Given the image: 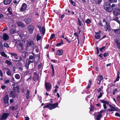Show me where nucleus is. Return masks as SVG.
<instances>
[{"label": "nucleus", "mask_w": 120, "mask_h": 120, "mask_svg": "<svg viewBox=\"0 0 120 120\" xmlns=\"http://www.w3.org/2000/svg\"><path fill=\"white\" fill-rule=\"evenodd\" d=\"M4 46L7 48H8L9 47V46L8 45V44L6 43L5 42L4 44Z\"/></svg>", "instance_id": "52"}, {"label": "nucleus", "mask_w": 120, "mask_h": 120, "mask_svg": "<svg viewBox=\"0 0 120 120\" xmlns=\"http://www.w3.org/2000/svg\"><path fill=\"white\" fill-rule=\"evenodd\" d=\"M9 115V113H4L2 116L1 117H0V120H2L6 119Z\"/></svg>", "instance_id": "11"}, {"label": "nucleus", "mask_w": 120, "mask_h": 120, "mask_svg": "<svg viewBox=\"0 0 120 120\" xmlns=\"http://www.w3.org/2000/svg\"><path fill=\"white\" fill-rule=\"evenodd\" d=\"M42 65V63L41 62L40 64H39L38 66V68L39 69H41V68Z\"/></svg>", "instance_id": "48"}, {"label": "nucleus", "mask_w": 120, "mask_h": 120, "mask_svg": "<svg viewBox=\"0 0 120 120\" xmlns=\"http://www.w3.org/2000/svg\"><path fill=\"white\" fill-rule=\"evenodd\" d=\"M105 46H103L101 48H100L99 49L100 51L101 52H102L103 50H105Z\"/></svg>", "instance_id": "51"}, {"label": "nucleus", "mask_w": 120, "mask_h": 120, "mask_svg": "<svg viewBox=\"0 0 120 120\" xmlns=\"http://www.w3.org/2000/svg\"><path fill=\"white\" fill-rule=\"evenodd\" d=\"M42 33L43 35H44V34L45 33V28L43 26L42 28Z\"/></svg>", "instance_id": "41"}, {"label": "nucleus", "mask_w": 120, "mask_h": 120, "mask_svg": "<svg viewBox=\"0 0 120 120\" xmlns=\"http://www.w3.org/2000/svg\"><path fill=\"white\" fill-rule=\"evenodd\" d=\"M103 86H101L100 88H99V89H98L97 91L98 93L101 92V90L103 89Z\"/></svg>", "instance_id": "45"}, {"label": "nucleus", "mask_w": 120, "mask_h": 120, "mask_svg": "<svg viewBox=\"0 0 120 120\" xmlns=\"http://www.w3.org/2000/svg\"><path fill=\"white\" fill-rule=\"evenodd\" d=\"M114 41L116 42V44L117 45L118 44L120 43V42H119V40L117 39H115L114 40Z\"/></svg>", "instance_id": "53"}, {"label": "nucleus", "mask_w": 120, "mask_h": 120, "mask_svg": "<svg viewBox=\"0 0 120 120\" xmlns=\"http://www.w3.org/2000/svg\"><path fill=\"white\" fill-rule=\"evenodd\" d=\"M112 30L115 33L118 34H120V25L119 26V28L117 29H114Z\"/></svg>", "instance_id": "26"}, {"label": "nucleus", "mask_w": 120, "mask_h": 120, "mask_svg": "<svg viewBox=\"0 0 120 120\" xmlns=\"http://www.w3.org/2000/svg\"><path fill=\"white\" fill-rule=\"evenodd\" d=\"M27 5L26 3H23L20 9V11L22 12L25 11L27 10Z\"/></svg>", "instance_id": "5"}, {"label": "nucleus", "mask_w": 120, "mask_h": 120, "mask_svg": "<svg viewBox=\"0 0 120 120\" xmlns=\"http://www.w3.org/2000/svg\"><path fill=\"white\" fill-rule=\"evenodd\" d=\"M102 93L100 92L99 95L98 96V99H99L100 98H101L102 96Z\"/></svg>", "instance_id": "55"}, {"label": "nucleus", "mask_w": 120, "mask_h": 120, "mask_svg": "<svg viewBox=\"0 0 120 120\" xmlns=\"http://www.w3.org/2000/svg\"><path fill=\"white\" fill-rule=\"evenodd\" d=\"M102 117V115L98 114V115H96L97 119L96 120H101V118Z\"/></svg>", "instance_id": "29"}, {"label": "nucleus", "mask_w": 120, "mask_h": 120, "mask_svg": "<svg viewBox=\"0 0 120 120\" xmlns=\"http://www.w3.org/2000/svg\"><path fill=\"white\" fill-rule=\"evenodd\" d=\"M63 42H64L61 39V40L60 42L57 43L56 44V46L57 47L60 46L61 44H63Z\"/></svg>", "instance_id": "35"}, {"label": "nucleus", "mask_w": 120, "mask_h": 120, "mask_svg": "<svg viewBox=\"0 0 120 120\" xmlns=\"http://www.w3.org/2000/svg\"><path fill=\"white\" fill-rule=\"evenodd\" d=\"M5 63L7 64L8 66H10L12 64V63L10 61L8 60H6Z\"/></svg>", "instance_id": "34"}, {"label": "nucleus", "mask_w": 120, "mask_h": 120, "mask_svg": "<svg viewBox=\"0 0 120 120\" xmlns=\"http://www.w3.org/2000/svg\"><path fill=\"white\" fill-rule=\"evenodd\" d=\"M34 62V60H29L28 62H26L25 64V66L26 68L27 69H28L29 68V66L30 64L33 63Z\"/></svg>", "instance_id": "21"}, {"label": "nucleus", "mask_w": 120, "mask_h": 120, "mask_svg": "<svg viewBox=\"0 0 120 120\" xmlns=\"http://www.w3.org/2000/svg\"><path fill=\"white\" fill-rule=\"evenodd\" d=\"M26 98L27 99H28L30 98L31 97V96L30 95V91L28 89L26 90Z\"/></svg>", "instance_id": "20"}, {"label": "nucleus", "mask_w": 120, "mask_h": 120, "mask_svg": "<svg viewBox=\"0 0 120 120\" xmlns=\"http://www.w3.org/2000/svg\"><path fill=\"white\" fill-rule=\"evenodd\" d=\"M22 52V55L23 57L24 58H25L26 57V55L27 54V53L25 51L22 52Z\"/></svg>", "instance_id": "31"}, {"label": "nucleus", "mask_w": 120, "mask_h": 120, "mask_svg": "<svg viewBox=\"0 0 120 120\" xmlns=\"http://www.w3.org/2000/svg\"><path fill=\"white\" fill-rule=\"evenodd\" d=\"M45 86L46 89L47 91H49L50 90L52 87V85L49 82H45Z\"/></svg>", "instance_id": "6"}, {"label": "nucleus", "mask_w": 120, "mask_h": 120, "mask_svg": "<svg viewBox=\"0 0 120 120\" xmlns=\"http://www.w3.org/2000/svg\"><path fill=\"white\" fill-rule=\"evenodd\" d=\"M61 81L60 79H59L58 80L57 83L59 85H60V83Z\"/></svg>", "instance_id": "62"}, {"label": "nucleus", "mask_w": 120, "mask_h": 120, "mask_svg": "<svg viewBox=\"0 0 120 120\" xmlns=\"http://www.w3.org/2000/svg\"><path fill=\"white\" fill-rule=\"evenodd\" d=\"M113 8V15L115 16H117L120 14V4Z\"/></svg>", "instance_id": "3"}, {"label": "nucleus", "mask_w": 120, "mask_h": 120, "mask_svg": "<svg viewBox=\"0 0 120 120\" xmlns=\"http://www.w3.org/2000/svg\"><path fill=\"white\" fill-rule=\"evenodd\" d=\"M9 38V36L6 33H5L3 34V38L4 41L8 40Z\"/></svg>", "instance_id": "24"}, {"label": "nucleus", "mask_w": 120, "mask_h": 120, "mask_svg": "<svg viewBox=\"0 0 120 120\" xmlns=\"http://www.w3.org/2000/svg\"><path fill=\"white\" fill-rule=\"evenodd\" d=\"M116 47L118 49H120V43L117 45Z\"/></svg>", "instance_id": "64"}, {"label": "nucleus", "mask_w": 120, "mask_h": 120, "mask_svg": "<svg viewBox=\"0 0 120 120\" xmlns=\"http://www.w3.org/2000/svg\"><path fill=\"white\" fill-rule=\"evenodd\" d=\"M15 77L16 79H19L20 78V76L19 74H16L15 75Z\"/></svg>", "instance_id": "40"}, {"label": "nucleus", "mask_w": 120, "mask_h": 120, "mask_svg": "<svg viewBox=\"0 0 120 120\" xmlns=\"http://www.w3.org/2000/svg\"><path fill=\"white\" fill-rule=\"evenodd\" d=\"M18 85H18V84L17 83H15L14 84H12V86H13V87H15L16 86H17Z\"/></svg>", "instance_id": "60"}, {"label": "nucleus", "mask_w": 120, "mask_h": 120, "mask_svg": "<svg viewBox=\"0 0 120 120\" xmlns=\"http://www.w3.org/2000/svg\"><path fill=\"white\" fill-rule=\"evenodd\" d=\"M4 70H7L8 71L6 72L7 74L9 76H10L11 75V73L10 71V70L8 68H7L4 67Z\"/></svg>", "instance_id": "23"}, {"label": "nucleus", "mask_w": 120, "mask_h": 120, "mask_svg": "<svg viewBox=\"0 0 120 120\" xmlns=\"http://www.w3.org/2000/svg\"><path fill=\"white\" fill-rule=\"evenodd\" d=\"M58 104L57 102L54 104L47 103H46V105L43 108L44 109L45 108H47L50 110H52L56 108L58 106Z\"/></svg>", "instance_id": "2"}, {"label": "nucleus", "mask_w": 120, "mask_h": 120, "mask_svg": "<svg viewBox=\"0 0 120 120\" xmlns=\"http://www.w3.org/2000/svg\"><path fill=\"white\" fill-rule=\"evenodd\" d=\"M18 45L19 46V48H18V51L19 52H22V50H23L24 49L23 45L22 43H20Z\"/></svg>", "instance_id": "18"}, {"label": "nucleus", "mask_w": 120, "mask_h": 120, "mask_svg": "<svg viewBox=\"0 0 120 120\" xmlns=\"http://www.w3.org/2000/svg\"><path fill=\"white\" fill-rule=\"evenodd\" d=\"M64 51L63 50H58L57 51L56 54V55L60 56L62 55Z\"/></svg>", "instance_id": "19"}, {"label": "nucleus", "mask_w": 120, "mask_h": 120, "mask_svg": "<svg viewBox=\"0 0 120 120\" xmlns=\"http://www.w3.org/2000/svg\"><path fill=\"white\" fill-rule=\"evenodd\" d=\"M91 21L89 19H87L85 21V22L87 24H89L91 22Z\"/></svg>", "instance_id": "33"}, {"label": "nucleus", "mask_w": 120, "mask_h": 120, "mask_svg": "<svg viewBox=\"0 0 120 120\" xmlns=\"http://www.w3.org/2000/svg\"><path fill=\"white\" fill-rule=\"evenodd\" d=\"M18 108V107H14V106H12L11 107V110H16Z\"/></svg>", "instance_id": "50"}, {"label": "nucleus", "mask_w": 120, "mask_h": 120, "mask_svg": "<svg viewBox=\"0 0 120 120\" xmlns=\"http://www.w3.org/2000/svg\"><path fill=\"white\" fill-rule=\"evenodd\" d=\"M102 23H103V24H102V22L101 21H99V23H98V25H99V26H101L102 27V26H104V23H103L102 22ZM105 23L104 24V25L105 26Z\"/></svg>", "instance_id": "38"}, {"label": "nucleus", "mask_w": 120, "mask_h": 120, "mask_svg": "<svg viewBox=\"0 0 120 120\" xmlns=\"http://www.w3.org/2000/svg\"><path fill=\"white\" fill-rule=\"evenodd\" d=\"M102 22L103 23L105 22V26H105V27L107 29H105V31H107V30L109 31L111 30L110 28V26L108 22L106 21L105 20V19H104L103 20Z\"/></svg>", "instance_id": "7"}, {"label": "nucleus", "mask_w": 120, "mask_h": 120, "mask_svg": "<svg viewBox=\"0 0 120 120\" xmlns=\"http://www.w3.org/2000/svg\"><path fill=\"white\" fill-rule=\"evenodd\" d=\"M95 38L97 39H100L101 38L100 36L98 34H96L95 35Z\"/></svg>", "instance_id": "39"}, {"label": "nucleus", "mask_w": 120, "mask_h": 120, "mask_svg": "<svg viewBox=\"0 0 120 120\" xmlns=\"http://www.w3.org/2000/svg\"><path fill=\"white\" fill-rule=\"evenodd\" d=\"M78 23L79 25L80 26H81V21L79 20L78 18Z\"/></svg>", "instance_id": "61"}, {"label": "nucleus", "mask_w": 120, "mask_h": 120, "mask_svg": "<svg viewBox=\"0 0 120 120\" xmlns=\"http://www.w3.org/2000/svg\"><path fill=\"white\" fill-rule=\"evenodd\" d=\"M31 76H30L29 78L26 79V81L28 82H29L30 81L31 79Z\"/></svg>", "instance_id": "63"}, {"label": "nucleus", "mask_w": 120, "mask_h": 120, "mask_svg": "<svg viewBox=\"0 0 120 120\" xmlns=\"http://www.w3.org/2000/svg\"><path fill=\"white\" fill-rule=\"evenodd\" d=\"M11 7H9L7 9V11L8 12L9 14L12 16H13V15L11 11H10Z\"/></svg>", "instance_id": "28"}, {"label": "nucleus", "mask_w": 120, "mask_h": 120, "mask_svg": "<svg viewBox=\"0 0 120 120\" xmlns=\"http://www.w3.org/2000/svg\"><path fill=\"white\" fill-rule=\"evenodd\" d=\"M9 98L8 95H6L4 98V103L6 105H7V106H8L9 105Z\"/></svg>", "instance_id": "8"}, {"label": "nucleus", "mask_w": 120, "mask_h": 120, "mask_svg": "<svg viewBox=\"0 0 120 120\" xmlns=\"http://www.w3.org/2000/svg\"><path fill=\"white\" fill-rule=\"evenodd\" d=\"M50 64L51 66V68L52 69V77H53L54 76L55 74L54 69V65L53 64Z\"/></svg>", "instance_id": "27"}, {"label": "nucleus", "mask_w": 120, "mask_h": 120, "mask_svg": "<svg viewBox=\"0 0 120 120\" xmlns=\"http://www.w3.org/2000/svg\"><path fill=\"white\" fill-rule=\"evenodd\" d=\"M115 4H113L111 5L109 3L106 2L105 3L104 7L106 11L107 12H110L112 11L113 8L115 7Z\"/></svg>", "instance_id": "1"}, {"label": "nucleus", "mask_w": 120, "mask_h": 120, "mask_svg": "<svg viewBox=\"0 0 120 120\" xmlns=\"http://www.w3.org/2000/svg\"><path fill=\"white\" fill-rule=\"evenodd\" d=\"M10 54L11 56H14V57L15 56H18L17 54L15 53L10 52Z\"/></svg>", "instance_id": "44"}, {"label": "nucleus", "mask_w": 120, "mask_h": 120, "mask_svg": "<svg viewBox=\"0 0 120 120\" xmlns=\"http://www.w3.org/2000/svg\"><path fill=\"white\" fill-rule=\"evenodd\" d=\"M109 53L108 52H105L103 53V55L104 57H105L109 56Z\"/></svg>", "instance_id": "42"}, {"label": "nucleus", "mask_w": 120, "mask_h": 120, "mask_svg": "<svg viewBox=\"0 0 120 120\" xmlns=\"http://www.w3.org/2000/svg\"><path fill=\"white\" fill-rule=\"evenodd\" d=\"M113 20L118 22V23L120 25V21L118 19V17H116L115 18L113 19Z\"/></svg>", "instance_id": "43"}, {"label": "nucleus", "mask_w": 120, "mask_h": 120, "mask_svg": "<svg viewBox=\"0 0 120 120\" xmlns=\"http://www.w3.org/2000/svg\"><path fill=\"white\" fill-rule=\"evenodd\" d=\"M98 77L99 78L97 79V80L98 81H99V82H98L97 81V83L99 85H100L101 84V80L103 79V78L101 75L98 76Z\"/></svg>", "instance_id": "22"}, {"label": "nucleus", "mask_w": 120, "mask_h": 120, "mask_svg": "<svg viewBox=\"0 0 120 120\" xmlns=\"http://www.w3.org/2000/svg\"><path fill=\"white\" fill-rule=\"evenodd\" d=\"M34 46V43L32 40H29L28 42L26 45V48H29L30 46H31L33 47Z\"/></svg>", "instance_id": "10"}, {"label": "nucleus", "mask_w": 120, "mask_h": 120, "mask_svg": "<svg viewBox=\"0 0 120 120\" xmlns=\"http://www.w3.org/2000/svg\"><path fill=\"white\" fill-rule=\"evenodd\" d=\"M10 97L15 98L16 97L17 94L15 91H10L9 94Z\"/></svg>", "instance_id": "13"}, {"label": "nucleus", "mask_w": 120, "mask_h": 120, "mask_svg": "<svg viewBox=\"0 0 120 120\" xmlns=\"http://www.w3.org/2000/svg\"><path fill=\"white\" fill-rule=\"evenodd\" d=\"M120 73L119 71L118 72V73H117V77L116 79L114 81V82H115L117 81H118L119 79L120 78V77L119 76Z\"/></svg>", "instance_id": "32"}, {"label": "nucleus", "mask_w": 120, "mask_h": 120, "mask_svg": "<svg viewBox=\"0 0 120 120\" xmlns=\"http://www.w3.org/2000/svg\"><path fill=\"white\" fill-rule=\"evenodd\" d=\"M12 0H4L3 2L4 4L8 5L10 4Z\"/></svg>", "instance_id": "25"}, {"label": "nucleus", "mask_w": 120, "mask_h": 120, "mask_svg": "<svg viewBox=\"0 0 120 120\" xmlns=\"http://www.w3.org/2000/svg\"><path fill=\"white\" fill-rule=\"evenodd\" d=\"M13 91L15 92H17L18 93H19L20 92L19 91L20 88L19 85L16 86L15 87H13Z\"/></svg>", "instance_id": "14"}, {"label": "nucleus", "mask_w": 120, "mask_h": 120, "mask_svg": "<svg viewBox=\"0 0 120 120\" xmlns=\"http://www.w3.org/2000/svg\"><path fill=\"white\" fill-rule=\"evenodd\" d=\"M17 24L18 26L22 28L25 27V25L23 22L20 21L17 22Z\"/></svg>", "instance_id": "17"}, {"label": "nucleus", "mask_w": 120, "mask_h": 120, "mask_svg": "<svg viewBox=\"0 0 120 120\" xmlns=\"http://www.w3.org/2000/svg\"><path fill=\"white\" fill-rule=\"evenodd\" d=\"M95 3L96 4L100 5L102 1V0H94Z\"/></svg>", "instance_id": "30"}, {"label": "nucleus", "mask_w": 120, "mask_h": 120, "mask_svg": "<svg viewBox=\"0 0 120 120\" xmlns=\"http://www.w3.org/2000/svg\"><path fill=\"white\" fill-rule=\"evenodd\" d=\"M41 38V36H40L39 34H38L36 37V39L37 41H38L39 40H40Z\"/></svg>", "instance_id": "36"}, {"label": "nucleus", "mask_w": 120, "mask_h": 120, "mask_svg": "<svg viewBox=\"0 0 120 120\" xmlns=\"http://www.w3.org/2000/svg\"><path fill=\"white\" fill-rule=\"evenodd\" d=\"M115 115L116 116L120 117V114L118 112H116L115 114Z\"/></svg>", "instance_id": "57"}, {"label": "nucleus", "mask_w": 120, "mask_h": 120, "mask_svg": "<svg viewBox=\"0 0 120 120\" xmlns=\"http://www.w3.org/2000/svg\"><path fill=\"white\" fill-rule=\"evenodd\" d=\"M40 54L34 56V64L36 65L39 63L40 59Z\"/></svg>", "instance_id": "4"}, {"label": "nucleus", "mask_w": 120, "mask_h": 120, "mask_svg": "<svg viewBox=\"0 0 120 120\" xmlns=\"http://www.w3.org/2000/svg\"><path fill=\"white\" fill-rule=\"evenodd\" d=\"M34 29V27L32 25H30L28 27V30L29 33L31 34L33 33Z\"/></svg>", "instance_id": "9"}, {"label": "nucleus", "mask_w": 120, "mask_h": 120, "mask_svg": "<svg viewBox=\"0 0 120 120\" xmlns=\"http://www.w3.org/2000/svg\"><path fill=\"white\" fill-rule=\"evenodd\" d=\"M21 61H22L24 64L25 62V59L23 58L22 57H19V60H15V63L18 62L21 63Z\"/></svg>", "instance_id": "16"}, {"label": "nucleus", "mask_w": 120, "mask_h": 120, "mask_svg": "<svg viewBox=\"0 0 120 120\" xmlns=\"http://www.w3.org/2000/svg\"><path fill=\"white\" fill-rule=\"evenodd\" d=\"M105 110H101L99 112H98L97 113L98 114H100L102 115L101 114L103 112H105Z\"/></svg>", "instance_id": "47"}, {"label": "nucleus", "mask_w": 120, "mask_h": 120, "mask_svg": "<svg viewBox=\"0 0 120 120\" xmlns=\"http://www.w3.org/2000/svg\"><path fill=\"white\" fill-rule=\"evenodd\" d=\"M6 86L5 85H2L1 86V88L3 90L5 88H6Z\"/></svg>", "instance_id": "56"}, {"label": "nucleus", "mask_w": 120, "mask_h": 120, "mask_svg": "<svg viewBox=\"0 0 120 120\" xmlns=\"http://www.w3.org/2000/svg\"><path fill=\"white\" fill-rule=\"evenodd\" d=\"M71 4L73 6H76V5L75 2L72 0H69Z\"/></svg>", "instance_id": "46"}, {"label": "nucleus", "mask_w": 120, "mask_h": 120, "mask_svg": "<svg viewBox=\"0 0 120 120\" xmlns=\"http://www.w3.org/2000/svg\"><path fill=\"white\" fill-rule=\"evenodd\" d=\"M10 33L12 34H13L15 33V31L14 29H12L10 30Z\"/></svg>", "instance_id": "49"}, {"label": "nucleus", "mask_w": 120, "mask_h": 120, "mask_svg": "<svg viewBox=\"0 0 120 120\" xmlns=\"http://www.w3.org/2000/svg\"><path fill=\"white\" fill-rule=\"evenodd\" d=\"M34 57L32 55H30L29 56V59L30 60H32L34 59Z\"/></svg>", "instance_id": "54"}, {"label": "nucleus", "mask_w": 120, "mask_h": 120, "mask_svg": "<svg viewBox=\"0 0 120 120\" xmlns=\"http://www.w3.org/2000/svg\"><path fill=\"white\" fill-rule=\"evenodd\" d=\"M53 37H55V34H52L51 35V37H50V39H52Z\"/></svg>", "instance_id": "58"}, {"label": "nucleus", "mask_w": 120, "mask_h": 120, "mask_svg": "<svg viewBox=\"0 0 120 120\" xmlns=\"http://www.w3.org/2000/svg\"><path fill=\"white\" fill-rule=\"evenodd\" d=\"M20 0H19L18 2H17V1L16 0H15L13 2V3H14V4H18L19 3V1H20Z\"/></svg>", "instance_id": "59"}, {"label": "nucleus", "mask_w": 120, "mask_h": 120, "mask_svg": "<svg viewBox=\"0 0 120 120\" xmlns=\"http://www.w3.org/2000/svg\"><path fill=\"white\" fill-rule=\"evenodd\" d=\"M1 55L3 56L6 57L7 56V55L4 52H0Z\"/></svg>", "instance_id": "37"}, {"label": "nucleus", "mask_w": 120, "mask_h": 120, "mask_svg": "<svg viewBox=\"0 0 120 120\" xmlns=\"http://www.w3.org/2000/svg\"><path fill=\"white\" fill-rule=\"evenodd\" d=\"M15 63L19 70L21 71H22L23 69L22 63L18 62Z\"/></svg>", "instance_id": "12"}, {"label": "nucleus", "mask_w": 120, "mask_h": 120, "mask_svg": "<svg viewBox=\"0 0 120 120\" xmlns=\"http://www.w3.org/2000/svg\"><path fill=\"white\" fill-rule=\"evenodd\" d=\"M23 21H25L26 23L27 24H30L31 22V19L29 17H28L26 18H24Z\"/></svg>", "instance_id": "15"}]
</instances>
